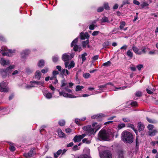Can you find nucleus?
Instances as JSON below:
<instances>
[{"label": "nucleus", "instance_id": "f257e3e1", "mask_svg": "<svg viewBox=\"0 0 158 158\" xmlns=\"http://www.w3.org/2000/svg\"><path fill=\"white\" fill-rule=\"evenodd\" d=\"M99 139L103 140H109L113 137V133L110 130H106L102 129L99 132L98 135Z\"/></svg>", "mask_w": 158, "mask_h": 158}, {"label": "nucleus", "instance_id": "f03ea898", "mask_svg": "<svg viewBox=\"0 0 158 158\" xmlns=\"http://www.w3.org/2000/svg\"><path fill=\"white\" fill-rule=\"evenodd\" d=\"M101 127V125L98 124L97 123H95L92 124L91 126H87L83 127V130L86 131L89 135L94 134L96 131L99 129Z\"/></svg>", "mask_w": 158, "mask_h": 158}, {"label": "nucleus", "instance_id": "7ed1b4c3", "mask_svg": "<svg viewBox=\"0 0 158 158\" xmlns=\"http://www.w3.org/2000/svg\"><path fill=\"white\" fill-rule=\"evenodd\" d=\"M122 140L127 143H131L133 141V136L131 133L127 130L123 131L122 133Z\"/></svg>", "mask_w": 158, "mask_h": 158}, {"label": "nucleus", "instance_id": "20e7f679", "mask_svg": "<svg viewBox=\"0 0 158 158\" xmlns=\"http://www.w3.org/2000/svg\"><path fill=\"white\" fill-rule=\"evenodd\" d=\"M61 85L60 86V88L62 90L61 91H60L59 90H58V91L59 92L60 96L63 95L64 97L69 98H76L78 97L71 94L66 93L63 90V87L67 85L66 81L65 79L62 80L61 81Z\"/></svg>", "mask_w": 158, "mask_h": 158}, {"label": "nucleus", "instance_id": "39448f33", "mask_svg": "<svg viewBox=\"0 0 158 158\" xmlns=\"http://www.w3.org/2000/svg\"><path fill=\"white\" fill-rule=\"evenodd\" d=\"M15 67V65H10L5 69H0L1 75L4 78L8 75H11L12 69H14Z\"/></svg>", "mask_w": 158, "mask_h": 158}, {"label": "nucleus", "instance_id": "423d86ee", "mask_svg": "<svg viewBox=\"0 0 158 158\" xmlns=\"http://www.w3.org/2000/svg\"><path fill=\"white\" fill-rule=\"evenodd\" d=\"M15 51V50H8L6 47L3 46L2 47L0 52L3 56H11Z\"/></svg>", "mask_w": 158, "mask_h": 158}, {"label": "nucleus", "instance_id": "0eeeda50", "mask_svg": "<svg viewBox=\"0 0 158 158\" xmlns=\"http://www.w3.org/2000/svg\"><path fill=\"white\" fill-rule=\"evenodd\" d=\"M146 48L145 47H143L140 50L137 47L134 46H133L132 47V49L134 52L135 53L138 55H141L145 53Z\"/></svg>", "mask_w": 158, "mask_h": 158}, {"label": "nucleus", "instance_id": "6e6552de", "mask_svg": "<svg viewBox=\"0 0 158 158\" xmlns=\"http://www.w3.org/2000/svg\"><path fill=\"white\" fill-rule=\"evenodd\" d=\"M7 83L2 82L0 83V90L2 92H7L8 91V88L7 86Z\"/></svg>", "mask_w": 158, "mask_h": 158}, {"label": "nucleus", "instance_id": "1a4fd4ad", "mask_svg": "<svg viewBox=\"0 0 158 158\" xmlns=\"http://www.w3.org/2000/svg\"><path fill=\"white\" fill-rule=\"evenodd\" d=\"M73 57L72 55L70 54L66 53L62 55V59L64 61L66 62L72 59Z\"/></svg>", "mask_w": 158, "mask_h": 158}, {"label": "nucleus", "instance_id": "9d476101", "mask_svg": "<svg viewBox=\"0 0 158 158\" xmlns=\"http://www.w3.org/2000/svg\"><path fill=\"white\" fill-rule=\"evenodd\" d=\"M78 38H76L72 41L71 44V47L74 46L73 50L75 51H78L79 49H80V48H79L77 45L76 44L78 42Z\"/></svg>", "mask_w": 158, "mask_h": 158}, {"label": "nucleus", "instance_id": "9b49d317", "mask_svg": "<svg viewBox=\"0 0 158 158\" xmlns=\"http://www.w3.org/2000/svg\"><path fill=\"white\" fill-rule=\"evenodd\" d=\"M34 150V148H32L28 153H24L23 154L24 156L27 158L32 157L35 154Z\"/></svg>", "mask_w": 158, "mask_h": 158}, {"label": "nucleus", "instance_id": "f8f14e48", "mask_svg": "<svg viewBox=\"0 0 158 158\" xmlns=\"http://www.w3.org/2000/svg\"><path fill=\"white\" fill-rule=\"evenodd\" d=\"M84 154L83 155V158H90L91 157L90 154V150L89 148H85L84 150Z\"/></svg>", "mask_w": 158, "mask_h": 158}, {"label": "nucleus", "instance_id": "ddd939ff", "mask_svg": "<svg viewBox=\"0 0 158 158\" xmlns=\"http://www.w3.org/2000/svg\"><path fill=\"white\" fill-rule=\"evenodd\" d=\"M64 65L66 68H67L68 69H70L74 67L75 63L73 61H72L70 64H69V62H65Z\"/></svg>", "mask_w": 158, "mask_h": 158}, {"label": "nucleus", "instance_id": "4468645a", "mask_svg": "<svg viewBox=\"0 0 158 158\" xmlns=\"http://www.w3.org/2000/svg\"><path fill=\"white\" fill-rule=\"evenodd\" d=\"M43 93L44 96L47 99H50L52 97V94H54V92L51 93L48 91H43Z\"/></svg>", "mask_w": 158, "mask_h": 158}, {"label": "nucleus", "instance_id": "2eb2a0df", "mask_svg": "<svg viewBox=\"0 0 158 158\" xmlns=\"http://www.w3.org/2000/svg\"><path fill=\"white\" fill-rule=\"evenodd\" d=\"M81 38V40H85L86 39H88L89 37V35L87 32L84 33L82 32L80 35Z\"/></svg>", "mask_w": 158, "mask_h": 158}, {"label": "nucleus", "instance_id": "dca6fc26", "mask_svg": "<svg viewBox=\"0 0 158 158\" xmlns=\"http://www.w3.org/2000/svg\"><path fill=\"white\" fill-rule=\"evenodd\" d=\"M104 158H112V157L111 152L108 150L104 152Z\"/></svg>", "mask_w": 158, "mask_h": 158}, {"label": "nucleus", "instance_id": "f3484780", "mask_svg": "<svg viewBox=\"0 0 158 158\" xmlns=\"http://www.w3.org/2000/svg\"><path fill=\"white\" fill-rule=\"evenodd\" d=\"M30 53V51L28 50H25L23 51L21 53V57L22 58H25L26 56Z\"/></svg>", "mask_w": 158, "mask_h": 158}, {"label": "nucleus", "instance_id": "a211bd4d", "mask_svg": "<svg viewBox=\"0 0 158 158\" xmlns=\"http://www.w3.org/2000/svg\"><path fill=\"white\" fill-rule=\"evenodd\" d=\"M0 63L3 66L8 65L9 64V61L8 60H5L4 59L1 58L0 60Z\"/></svg>", "mask_w": 158, "mask_h": 158}, {"label": "nucleus", "instance_id": "6ab92c4d", "mask_svg": "<svg viewBox=\"0 0 158 158\" xmlns=\"http://www.w3.org/2000/svg\"><path fill=\"white\" fill-rule=\"evenodd\" d=\"M41 75V72L39 70H37L35 73L34 78L35 79L39 80L40 78Z\"/></svg>", "mask_w": 158, "mask_h": 158}, {"label": "nucleus", "instance_id": "aec40b11", "mask_svg": "<svg viewBox=\"0 0 158 158\" xmlns=\"http://www.w3.org/2000/svg\"><path fill=\"white\" fill-rule=\"evenodd\" d=\"M82 139L80 135H76L73 138V140L74 142H79Z\"/></svg>", "mask_w": 158, "mask_h": 158}, {"label": "nucleus", "instance_id": "412c9836", "mask_svg": "<svg viewBox=\"0 0 158 158\" xmlns=\"http://www.w3.org/2000/svg\"><path fill=\"white\" fill-rule=\"evenodd\" d=\"M138 129L139 131H141L143 129L144 126L143 124L140 122H139L138 123Z\"/></svg>", "mask_w": 158, "mask_h": 158}, {"label": "nucleus", "instance_id": "4be33fe9", "mask_svg": "<svg viewBox=\"0 0 158 158\" xmlns=\"http://www.w3.org/2000/svg\"><path fill=\"white\" fill-rule=\"evenodd\" d=\"M103 114H98L97 115H94L91 116V118L92 119L96 118L99 119L102 116Z\"/></svg>", "mask_w": 158, "mask_h": 158}, {"label": "nucleus", "instance_id": "5701e85b", "mask_svg": "<svg viewBox=\"0 0 158 158\" xmlns=\"http://www.w3.org/2000/svg\"><path fill=\"white\" fill-rule=\"evenodd\" d=\"M157 132V131L154 129L152 131H150L148 132V135L151 136H153L155 135L156 133Z\"/></svg>", "mask_w": 158, "mask_h": 158}, {"label": "nucleus", "instance_id": "b1692460", "mask_svg": "<svg viewBox=\"0 0 158 158\" xmlns=\"http://www.w3.org/2000/svg\"><path fill=\"white\" fill-rule=\"evenodd\" d=\"M44 60H41L38 63V65L39 67H43L44 66Z\"/></svg>", "mask_w": 158, "mask_h": 158}, {"label": "nucleus", "instance_id": "393cba45", "mask_svg": "<svg viewBox=\"0 0 158 158\" xmlns=\"http://www.w3.org/2000/svg\"><path fill=\"white\" fill-rule=\"evenodd\" d=\"M62 150H58L56 153H54V156L55 158H57L62 152Z\"/></svg>", "mask_w": 158, "mask_h": 158}, {"label": "nucleus", "instance_id": "a878e982", "mask_svg": "<svg viewBox=\"0 0 158 158\" xmlns=\"http://www.w3.org/2000/svg\"><path fill=\"white\" fill-rule=\"evenodd\" d=\"M87 56V54L86 52H85L81 55V58L82 59V62L83 64L86 59V58L85 57Z\"/></svg>", "mask_w": 158, "mask_h": 158}, {"label": "nucleus", "instance_id": "bb28decb", "mask_svg": "<svg viewBox=\"0 0 158 158\" xmlns=\"http://www.w3.org/2000/svg\"><path fill=\"white\" fill-rule=\"evenodd\" d=\"M61 73L65 76L68 75L69 74V71L67 69H63L61 71Z\"/></svg>", "mask_w": 158, "mask_h": 158}, {"label": "nucleus", "instance_id": "cd10ccee", "mask_svg": "<svg viewBox=\"0 0 158 158\" xmlns=\"http://www.w3.org/2000/svg\"><path fill=\"white\" fill-rule=\"evenodd\" d=\"M84 88V87L83 86L81 85H77L76 86L75 90L76 91H81L82 89Z\"/></svg>", "mask_w": 158, "mask_h": 158}, {"label": "nucleus", "instance_id": "c85d7f7f", "mask_svg": "<svg viewBox=\"0 0 158 158\" xmlns=\"http://www.w3.org/2000/svg\"><path fill=\"white\" fill-rule=\"evenodd\" d=\"M25 73L27 74H30L33 72V70L29 68H27L25 69Z\"/></svg>", "mask_w": 158, "mask_h": 158}, {"label": "nucleus", "instance_id": "c756f323", "mask_svg": "<svg viewBox=\"0 0 158 158\" xmlns=\"http://www.w3.org/2000/svg\"><path fill=\"white\" fill-rule=\"evenodd\" d=\"M58 134L60 137H63L65 136V134L60 130H58Z\"/></svg>", "mask_w": 158, "mask_h": 158}, {"label": "nucleus", "instance_id": "7c9ffc66", "mask_svg": "<svg viewBox=\"0 0 158 158\" xmlns=\"http://www.w3.org/2000/svg\"><path fill=\"white\" fill-rule=\"evenodd\" d=\"M120 24L119 28L121 30H122L126 25V23L124 21H122L120 22Z\"/></svg>", "mask_w": 158, "mask_h": 158}, {"label": "nucleus", "instance_id": "2f4dec72", "mask_svg": "<svg viewBox=\"0 0 158 158\" xmlns=\"http://www.w3.org/2000/svg\"><path fill=\"white\" fill-rule=\"evenodd\" d=\"M89 42V40H87L85 41L82 42V44L83 47L85 48L86 45L88 44Z\"/></svg>", "mask_w": 158, "mask_h": 158}, {"label": "nucleus", "instance_id": "473e14b6", "mask_svg": "<svg viewBox=\"0 0 158 158\" xmlns=\"http://www.w3.org/2000/svg\"><path fill=\"white\" fill-rule=\"evenodd\" d=\"M146 90L148 94H152L153 93V92L155 91V90L153 89L147 88L146 89Z\"/></svg>", "mask_w": 158, "mask_h": 158}, {"label": "nucleus", "instance_id": "72a5a7b5", "mask_svg": "<svg viewBox=\"0 0 158 158\" xmlns=\"http://www.w3.org/2000/svg\"><path fill=\"white\" fill-rule=\"evenodd\" d=\"M127 55L130 58H132L133 57V53L130 50H128L127 52Z\"/></svg>", "mask_w": 158, "mask_h": 158}, {"label": "nucleus", "instance_id": "f704fd0d", "mask_svg": "<svg viewBox=\"0 0 158 158\" xmlns=\"http://www.w3.org/2000/svg\"><path fill=\"white\" fill-rule=\"evenodd\" d=\"M102 22L110 23L108 18L105 16H104L102 18Z\"/></svg>", "mask_w": 158, "mask_h": 158}, {"label": "nucleus", "instance_id": "c9c22d12", "mask_svg": "<svg viewBox=\"0 0 158 158\" xmlns=\"http://www.w3.org/2000/svg\"><path fill=\"white\" fill-rule=\"evenodd\" d=\"M125 127V124L124 123H122L119 124L118 126V129H121Z\"/></svg>", "mask_w": 158, "mask_h": 158}, {"label": "nucleus", "instance_id": "e433bc0d", "mask_svg": "<svg viewBox=\"0 0 158 158\" xmlns=\"http://www.w3.org/2000/svg\"><path fill=\"white\" fill-rule=\"evenodd\" d=\"M104 7L106 10H110V8L109 7L108 3H105L104 4Z\"/></svg>", "mask_w": 158, "mask_h": 158}, {"label": "nucleus", "instance_id": "4c0bfd02", "mask_svg": "<svg viewBox=\"0 0 158 158\" xmlns=\"http://www.w3.org/2000/svg\"><path fill=\"white\" fill-rule=\"evenodd\" d=\"M37 81H31V83L32 84L33 87H37L38 86V85L36 84L37 83Z\"/></svg>", "mask_w": 158, "mask_h": 158}, {"label": "nucleus", "instance_id": "58836bf2", "mask_svg": "<svg viewBox=\"0 0 158 158\" xmlns=\"http://www.w3.org/2000/svg\"><path fill=\"white\" fill-rule=\"evenodd\" d=\"M126 88V87L123 86L122 87H116L114 89L115 91L117 90H122L125 89Z\"/></svg>", "mask_w": 158, "mask_h": 158}, {"label": "nucleus", "instance_id": "ea45409f", "mask_svg": "<svg viewBox=\"0 0 158 158\" xmlns=\"http://www.w3.org/2000/svg\"><path fill=\"white\" fill-rule=\"evenodd\" d=\"M19 73V71L18 70L14 71L11 74V75L13 76H16Z\"/></svg>", "mask_w": 158, "mask_h": 158}, {"label": "nucleus", "instance_id": "a19ab883", "mask_svg": "<svg viewBox=\"0 0 158 158\" xmlns=\"http://www.w3.org/2000/svg\"><path fill=\"white\" fill-rule=\"evenodd\" d=\"M59 124L60 126H63L65 125V122L63 120H61L59 121Z\"/></svg>", "mask_w": 158, "mask_h": 158}, {"label": "nucleus", "instance_id": "79ce46f5", "mask_svg": "<svg viewBox=\"0 0 158 158\" xmlns=\"http://www.w3.org/2000/svg\"><path fill=\"white\" fill-rule=\"evenodd\" d=\"M147 119L148 121L150 123H156V121L155 120H152V119L149 118L148 117L147 118Z\"/></svg>", "mask_w": 158, "mask_h": 158}, {"label": "nucleus", "instance_id": "37998d69", "mask_svg": "<svg viewBox=\"0 0 158 158\" xmlns=\"http://www.w3.org/2000/svg\"><path fill=\"white\" fill-rule=\"evenodd\" d=\"M58 60V57L57 56H53L52 60L54 62H56Z\"/></svg>", "mask_w": 158, "mask_h": 158}, {"label": "nucleus", "instance_id": "c03bdc74", "mask_svg": "<svg viewBox=\"0 0 158 158\" xmlns=\"http://www.w3.org/2000/svg\"><path fill=\"white\" fill-rule=\"evenodd\" d=\"M148 128L150 131H152V129L154 128V126L152 125L149 124L148 126Z\"/></svg>", "mask_w": 158, "mask_h": 158}, {"label": "nucleus", "instance_id": "a18cd8bd", "mask_svg": "<svg viewBox=\"0 0 158 158\" xmlns=\"http://www.w3.org/2000/svg\"><path fill=\"white\" fill-rule=\"evenodd\" d=\"M97 27L96 25H94V24H92L89 25V28L90 30H93L94 29L95 27Z\"/></svg>", "mask_w": 158, "mask_h": 158}, {"label": "nucleus", "instance_id": "49530a36", "mask_svg": "<svg viewBox=\"0 0 158 158\" xmlns=\"http://www.w3.org/2000/svg\"><path fill=\"white\" fill-rule=\"evenodd\" d=\"M90 74L89 73H84L83 75V77L86 79L89 78L90 77Z\"/></svg>", "mask_w": 158, "mask_h": 158}, {"label": "nucleus", "instance_id": "de8ad7c7", "mask_svg": "<svg viewBox=\"0 0 158 158\" xmlns=\"http://www.w3.org/2000/svg\"><path fill=\"white\" fill-rule=\"evenodd\" d=\"M111 64V62L110 61H108L107 62L103 63L102 66H110Z\"/></svg>", "mask_w": 158, "mask_h": 158}, {"label": "nucleus", "instance_id": "09e8293b", "mask_svg": "<svg viewBox=\"0 0 158 158\" xmlns=\"http://www.w3.org/2000/svg\"><path fill=\"white\" fill-rule=\"evenodd\" d=\"M44 81H37L36 84L38 85V86H43L44 84Z\"/></svg>", "mask_w": 158, "mask_h": 158}, {"label": "nucleus", "instance_id": "8fccbe9b", "mask_svg": "<svg viewBox=\"0 0 158 158\" xmlns=\"http://www.w3.org/2000/svg\"><path fill=\"white\" fill-rule=\"evenodd\" d=\"M142 95V93L140 91H138L135 93V95L137 97H140Z\"/></svg>", "mask_w": 158, "mask_h": 158}, {"label": "nucleus", "instance_id": "3c124183", "mask_svg": "<svg viewBox=\"0 0 158 158\" xmlns=\"http://www.w3.org/2000/svg\"><path fill=\"white\" fill-rule=\"evenodd\" d=\"M48 68H45L44 69L42 70L41 72L43 73H47L48 71Z\"/></svg>", "mask_w": 158, "mask_h": 158}, {"label": "nucleus", "instance_id": "603ef678", "mask_svg": "<svg viewBox=\"0 0 158 158\" xmlns=\"http://www.w3.org/2000/svg\"><path fill=\"white\" fill-rule=\"evenodd\" d=\"M104 8L103 7H100L98 8L97 11L98 12H102Z\"/></svg>", "mask_w": 158, "mask_h": 158}, {"label": "nucleus", "instance_id": "864d4df0", "mask_svg": "<svg viewBox=\"0 0 158 158\" xmlns=\"http://www.w3.org/2000/svg\"><path fill=\"white\" fill-rule=\"evenodd\" d=\"M52 84L54 85H56L58 83V81L56 78H55L54 80L52 81Z\"/></svg>", "mask_w": 158, "mask_h": 158}, {"label": "nucleus", "instance_id": "5fc2aeb1", "mask_svg": "<svg viewBox=\"0 0 158 158\" xmlns=\"http://www.w3.org/2000/svg\"><path fill=\"white\" fill-rule=\"evenodd\" d=\"M81 121L80 119L76 118L75 119V123L77 125H80V122Z\"/></svg>", "mask_w": 158, "mask_h": 158}, {"label": "nucleus", "instance_id": "6e6d98bb", "mask_svg": "<svg viewBox=\"0 0 158 158\" xmlns=\"http://www.w3.org/2000/svg\"><path fill=\"white\" fill-rule=\"evenodd\" d=\"M130 69L132 71H135L136 70V68L134 65H131L130 67Z\"/></svg>", "mask_w": 158, "mask_h": 158}, {"label": "nucleus", "instance_id": "4d7b16f0", "mask_svg": "<svg viewBox=\"0 0 158 158\" xmlns=\"http://www.w3.org/2000/svg\"><path fill=\"white\" fill-rule=\"evenodd\" d=\"M143 65L142 64H139L137 66V68L139 70H140L143 68Z\"/></svg>", "mask_w": 158, "mask_h": 158}, {"label": "nucleus", "instance_id": "13d9d810", "mask_svg": "<svg viewBox=\"0 0 158 158\" xmlns=\"http://www.w3.org/2000/svg\"><path fill=\"white\" fill-rule=\"evenodd\" d=\"M58 74L59 72L57 71L54 70L52 72V75L54 76H56Z\"/></svg>", "mask_w": 158, "mask_h": 158}, {"label": "nucleus", "instance_id": "bf43d9fd", "mask_svg": "<svg viewBox=\"0 0 158 158\" xmlns=\"http://www.w3.org/2000/svg\"><path fill=\"white\" fill-rule=\"evenodd\" d=\"M64 89L66 90V92H68L69 93H72V90L68 88V87H66L64 88Z\"/></svg>", "mask_w": 158, "mask_h": 158}, {"label": "nucleus", "instance_id": "052dcab7", "mask_svg": "<svg viewBox=\"0 0 158 158\" xmlns=\"http://www.w3.org/2000/svg\"><path fill=\"white\" fill-rule=\"evenodd\" d=\"M99 32V31H94L92 33V35L94 36L97 35Z\"/></svg>", "mask_w": 158, "mask_h": 158}, {"label": "nucleus", "instance_id": "680f3d73", "mask_svg": "<svg viewBox=\"0 0 158 158\" xmlns=\"http://www.w3.org/2000/svg\"><path fill=\"white\" fill-rule=\"evenodd\" d=\"M80 149V147H78V146L77 145H75L73 148V149L74 150L76 151Z\"/></svg>", "mask_w": 158, "mask_h": 158}, {"label": "nucleus", "instance_id": "e2e57ef3", "mask_svg": "<svg viewBox=\"0 0 158 158\" xmlns=\"http://www.w3.org/2000/svg\"><path fill=\"white\" fill-rule=\"evenodd\" d=\"M9 149L12 152L14 151L15 150V147L13 146H11L10 147H9Z\"/></svg>", "mask_w": 158, "mask_h": 158}, {"label": "nucleus", "instance_id": "0e129e2a", "mask_svg": "<svg viewBox=\"0 0 158 158\" xmlns=\"http://www.w3.org/2000/svg\"><path fill=\"white\" fill-rule=\"evenodd\" d=\"M103 46L104 47H106L109 45V42H104L103 44Z\"/></svg>", "mask_w": 158, "mask_h": 158}, {"label": "nucleus", "instance_id": "69168bd1", "mask_svg": "<svg viewBox=\"0 0 158 158\" xmlns=\"http://www.w3.org/2000/svg\"><path fill=\"white\" fill-rule=\"evenodd\" d=\"M132 106H137V103L136 101H134L131 103Z\"/></svg>", "mask_w": 158, "mask_h": 158}, {"label": "nucleus", "instance_id": "338daca9", "mask_svg": "<svg viewBox=\"0 0 158 158\" xmlns=\"http://www.w3.org/2000/svg\"><path fill=\"white\" fill-rule=\"evenodd\" d=\"M98 58V55H95L94 56L92 57V59L94 60H97Z\"/></svg>", "mask_w": 158, "mask_h": 158}, {"label": "nucleus", "instance_id": "774afa93", "mask_svg": "<svg viewBox=\"0 0 158 158\" xmlns=\"http://www.w3.org/2000/svg\"><path fill=\"white\" fill-rule=\"evenodd\" d=\"M133 3L134 4L136 5H139L140 4V3L139 2L135 0H134L133 1Z\"/></svg>", "mask_w": 158, "mask_h": 158}]
</instances>
